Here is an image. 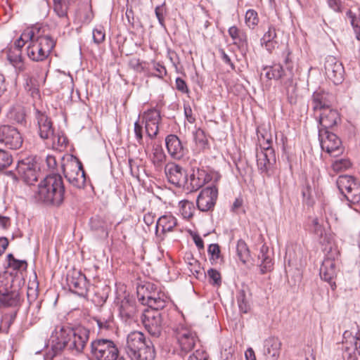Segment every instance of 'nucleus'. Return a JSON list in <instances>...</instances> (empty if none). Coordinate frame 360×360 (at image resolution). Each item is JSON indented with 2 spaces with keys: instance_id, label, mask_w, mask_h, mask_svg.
Returning a JSON list of instances; mask_svg holds the SVG:
<instances>
[{
  "instance_id": "f257e3e1",
  "label": "nucleus",
  "mask_w": 360,
  "mask_h": 360,
  "mask_svg": "<svg viewBox=\"0 0 360 360\" xmlns=\"http://www.w3.org/2000/svg\"><path fill=\"white\" fill-rule=\"evenodd\" d=\"M89 338V330L84 327L71 328L57 326L52 332L49 343L52 349L56 353L67 349L81 353Z\"/></svg>"
},
{
  "instance_id": "f03ea898",
  "label": "nucleus",
  "mask_w": 360,
  "mask_h": 360,
  "mask_svg": "<svg viewBox=\"0 0 360 360\" xmlns=\"http://www.w3.org/2000/svg\"><path fill=\"white\" fill-rule=\"evenodd\" d=\"M39 31L27 29L16 40L18 47H23L26 44L27 56L33 61H42L50 54L56 45L55 40L49 35L39 34Z\"/></svg>"
},
{
  "instance_id": "7ed1b4c3",
  "label": "nucleus",
  "mask_w": 360,
  "mask_h": 360,
  "mask_svg": "<svg viewBox=\"0 0 360 360\" xmlns=\"http://www.w3.org/2000/svg\"><path fill=\"white\" fill-rule=\"evenodd\" d=\"M65 186L59 174L46 176L39 184L34 198L46 205L59 206L64 200Z\"/></svg>"
},
{
  "instance_id": "20e7f679",
  "label": "nucleus",
  "mask_w": 360,
  "mask_h": 360,
  "mask_svg": "<svg viewBox=\"0 0 360 360\" xmlns=\"http://www.w3.org/2000/svg\"><path fill=\"white\" fill-rule=\"evenodd\" d=\"M162 309L155 307L147 308L144 309L142 315L141 320L145 328L151 336L155 338L161 335L166 325L167 314L165 311H162Z\"/></svg>"
},
{
  "instance_id": "39448f33",
  "label": "nucleus",
  "mask_w": 360,
  "mask_h": 360,
  "mask_svg": "<svg viewBox=\"0 0 360 360\" xmlns=\"http://www.w3.org/2000/svg\"><path fill=\"white\" fill-rule=\"evenodd\" d=\"M118 306L119 317L126 323L130 324L136 312L135 302L127 292V286L116 284L115 300Z\"/></svg>"
},
{
  "instance_id": "423d86ee",
  "label": "nucleus",
  "mask_w": 360,
  "mask_h": 360,
  "mask_svg": "<svg viewBox=\"0 0 360 360\" xmlns=\"http://www.w3.org/2000/svg\"><path fill=\"white\" fill-rule=\"evenodd\" d=\"M137 297L141 304L147 305L148 308L164 309L167 303L165 294L157 292L155 285L151 283L139 285Z\"/></svg>"
},
{
  "instance_id": "0eeeda50",
  "label": "nucleus",
  "mask_w": 360,
  "mask_h": 360,
  "mask_svg": "<svg viewBox=\"0 0 360 360\" xmlns=\"http://www.w3.org/2000/svg\"><path fill=\"white\" fill-rule=\"evenodd\" d=\"M291 52L289 49L286 50L285 56L283 60V65L280 63L274 64L270 67H266L265 75L269 79H286L291 81L294 76V65L290 58Z\"/></svg>"
},
{
  "instance_id": "6e6552de",
  "label": "nucleus",
  "mask_w": 360,
  "mask_h": 360,
  "mask_svg": "<svg viewBox=\"0 0 360 360\" xmlns=\"http://www.w3.org/2000/svg\"><path fill=\"white\" fill-rule=\"evenodd\" d=\"M340 192L349 202L356 204L360 201V182L352 176L341 175L336 181Z\"/></svg>"
},
{
  "instance_id": "1a4fd4ad",
  "label": "nucleus",
  "mask_w": 360,
  "mask_h": 360,
  "mask_svg": "<svg viewBox=\"0 0 360 360\" xmlns=\"http://www.w3.org/2000/svg\"><path fill=\"white\" fill-rule=\"evenodd\" d=\"M18 176L15 174L10 172L14 181H17L18 178L21 179L27 184H32L37 180V165L33 162L32 159L27 158L19 161L16 167Z\"/></svg>"
},
{
  "instance_id": "9d476101",
  "label": "nucleus",
  "mask_w": 360,
  "mask_h": 360,
  "mask_svg": "<svg viewBox=\"0 0 360 360\" xmlns=\"http://www.w3.org/2000/svg\"><path fill=\"white\" fill-rule=\"evenodd\" d=\"M23 139L19 131L8 124L0 125V143L11 150H17L22 145Z\"/></svg>"
},
{
  "instance_id": "9b49d317",
  "label": "nucleus",
  "mask_w": 360,
  "mask_h": 360,
  "mask_svg": "<svg viewBox=\"0 0 360 360\" xmlns=\"http://www.w3.org/2000/svg\"><path fill=\"white\" fill-rule=\"evenodd\" d=\"M321 148L333 156H338L343 151L342 142L336 134L329 131L319 130Z\"/></svg>"
},
{
  "instance_id": "f8f14e48",
  "label": "nucleus",
  "mask_w": 360,
  "mask_h": 360,
  "mask_svg": "<svg viewBox=\"0 0 360 360\" xmlns=\"http://www.w3.org/2000/svg\"><path fill=\"white\" fill-rule=\"evenodd\" d=\"M325 74L335 84H341L344 79V67L336 58L328 56L324 62Z\"/></svg>"
},
{
  "instance_id": "ddd939ff",
  "label": "nucleus",
  "mask_w": 360,
  "mask_h": 360,
  "mask_svg": "<svg viewBox=\"0 0 360 360\" xmlns=\"http://www.w3.org/2000/svg\"><path fill=\"white\" fill-rule=\"evenodd\" d=\"M174 334L181 351L185 352L191 351L198 340L196 333L186 327H177Z\"/></svg>"
},
{
  "instance_id": "4468645a",
  "label": "nucleus",
  "mask_w": 360,
  "mask_h": 360,
  "mask_svg": "<svg viewBox=\"0 0 360 360\" xmlns=\"http://www.w3.org/2000/svg\"><path fill=\"white\" fill-rule=\"evenodd\" d=\"M218 197V190L215 186H207L199 193L196 203L199 210L208 212L212 210L215 206Z\"/></svg>"
},
{
  "instance_id": "2eb2a0df",
  "label": "nucleus",
  "mask_w": 360,
  "mask_h": 360,
  "mask_svg": "<svg viewBox=\"0 0 360 360\" xmlns=\"http://www.w3.org/2000/svg\"><path fill=\"white\" fill-rule=\"evenodd\" d=\"M165 172L168 181L179 187L188 184V174L179 165L169 163L165 167Z\"/></svg>"
},
{
  "instance_id": "dca6fc26",
  "label": "nucleus",
  "mask_w": 360,
  "mask_h": 360,
  "mask_svg": "<svg viewBox=\"0 0 360 360\" xmlns=\"http://www.w3.org/2000/svg\"><path fill=\"white\" fill-rule=\"evenodd\" d=\"M70 290L79 296H84L87 291V281L84 274L73 271L67 276Z\"/></svg>"
},
{
  "instance_id": "f3484780",
  "label": "nucleus",
  "mask_w": 360,
  "mask_h": 360,
  "mask_svg": "<svg viewBox=\"0 0 360 360\" xmlns=\"http://www.w3.org/2000/svg\"><path fill=\"white\" fill-rule=\"evenodd\" d=\"M91 351L98 360H112V342L100 339L91 342Z\"/></svg>"
},
{
  "instance_id": "a211bd4d",
  "label": "nucleus",
  "mask_w": 360,
  "mask_h": 360,
  "mask_svg": "<svg viewBox=\"0 0 360 360\" xmlns=\"http://www.w3.org/2000/svg\"><path fill=\"white\" fill-rule=\"evenodd\" d=\"M276 163V155L273 148L264 147V150L257 152V165L262 174L269 175V171Z\"/></svg>"
},
{
  "instance_id": "6ab92c4d",
  "label": "nucleus",
  "mask_w": 360,
  "mask_h": 360,
  "mask_svg": "<svg viewBox=\"0 0 360 360\" xmlns=\"http://www.w3.org/2000/svg\"><path fill=\"white\" fill-rule=\"evenodd\" d=\"M35 119L40 138L44 140L51 139L54 134V129L51 119L45 112L39 110L35 111Z\"/></svg>"
},
{
  "instance_id": "aec40b11",
  "label": "nucleus",
  "mask_w": 360,
  "mask_h": 360,
  "mask_svg": "<svg viewBox=\"0 0 360 360\" xmlns=\"http://www.w3.org/2000/svg\"><path fill=\"white\" fill-rule=\"evenodd\" d=\"M210 180L211 177L205 170L199 167L193 168L188 179L190 190L191 191H197Z\"/></svg>"
},
{
  "instance_id": "412c9836",
  "label": "nucleus",
  "mask_w": 360,
  "mask_h": 360,
  "mask_svg": "<svg viewBox=\"0 0 360 360\" xmlns=\"http://www.w3.org/2000/svg\"><path fill=\"white\" fill-rule=\"evenodd\" d=\"M22 47H18L16 45L15 41L13 46L9 49L7 53V59L15 68L17 75L20 72H24L26 69L24 60L22 56Z\"/></svg>"
},
{
  "instance_id": "4be33fe9",
  "label": "nucleus",
  "mask_w": 360,
  "mask_h": 360,
  "mask_svg": "<svg viewBox=\"0 0 360 360\" xmlns=\"http://www.w3.org/2000/svg\"><path fill=\"white\" fill-rule=\"evenodd\" d=\"M165 144L169 155L175 159H181L185 154V148L176 135L169 134L165 139Z\"/></svg>"
},
{
  "instance_id": "5701e85b",
  "label": "nucleus",
  "mask_w": 360,
  "mask_h": 360,
  "mask_svg": "<svg viewBox=\"0 0 360 360\" xmlns=\"http://www.w3.org/2000/svg\"><path fill=\"white\" fill-rule=\"evenodd\" d=\"M321 112L319 120L320 128L319 130L329 131L328 129L336 125L338 121L340 119L338 112L330 108Z\"/></svg>"
},
{
  "instance_id": "b1692460",
  "label": "nucleus",
  "mask_w": 360,
  "mask_h": 360,
  "mask_svg": "<svg viewBox=\"0 0 360 360\" xmlns=\"http://www.w3.org/2000/svg\"><path fill=\"white\" fill-rule=\"evenodd\" d=\"M333 96L323 90H317L312 95L313 110L323 111L331 106Z\"/></svg>"
},
{
  "instance_id": "393cba45",
  "label": "nucleus",
  "mask_w": 360,
  "mask_h": 360,
  "mask_svg": "<svg viewBox=\"0 0 360 360\" xmlns=\"http://www.w3.org/2000/svg\"><path fill=\"white\" fill-rule=\"evenodd\" d=\"M281 340L274 337L266 339L264 342V355L265 360H278L281 348Z\"/></svg>"
},
{
  "instance_id": "a878e982",
  "label": "nucleus",
  "mask_w": 360,
  "mask_h": 360,
  "mask_svg": "<svg viewBox=\"0 0 360 360\" xmlns=\"http://www.w3.org/2000/svg\"><path fill=\"white\" fill-rule=\"evenodd\" d=\"M150 340L147 339L145 335L139 331L131 332L127 338V353L136 352V350L141 346L143 347Z\"/></svg>"
},
{
  "instance_id": "bb28decb",
  "label": "nucleus",
  "mask_w": 360,
  "mask_h": 360,
  "mask_svg": "<svg viewBox=\"0 0 360 360\" xmlns=\"http://www.w3.org/2000/svg\"><path fill=\"white\" fill-rule=\"evenodd\" d=\"M150 340L147 339L145 335L139 331L131 332L127 338V353L136 352V350L141 346L143 347Z\"/></svg>"
},
{
  "instance_id": "cd10ccee",
  "label": "nucleus",
  "mask_w": 360,
  "mask_h": 360,
  "mask_svg": "<svg viewBox=\"0 0 360 360\" xmlns=\"http://www.w3.org/2000/svg\"><path fill=\"white\" fill-rule=\"evenodd\" d=\"M147 343L139 347L136 352L129 353V356L134 360H153L155 356L153 345L151 341H147Z\"/></svg>"
},
{
  "instance_id": "c85d7f7f",
  "label": "nucleus",
  "mask_w": 360,
  "mask_h": 360,
  "mask_svg": "<svg viewBox=\"0 0 360 360\" xmlns=\"http://www.w3.org/2000/svg\"><path fill=\"white\" fill-rule=\"evenodd\" d=\"M176 225L177 220L174 216L172 214L162 215L156 223L155 234L158 236L160 229L163 234L172 232Z\"/></svg>"
},
{
  "instance_id": "c756f323",
  "label": "nucleus",
  "mask_w": 360,
  "mask_h": 360,
  "mask_svg": "<svg viewBox=\"0 0 360 360\" xmlns=\"http://www.w3.org/2000/svg\"><path fill=\"white\" fill-rule=\"evenodd\" d=\"M320 276L323 280L329 283L336 276V267L334 259L327 257L323 261L320 268Z\"/></svg>"
},
{
  "instance_id": "7c9ffc66",
  "label": "nucleus",
  "mask_w": 360,
  "mask_h": 360,
  "mask_svg": "<svg viewBox=\"0 0 360 360\" xmlns=\"http://www.w3.org/2000/svg\"><path fill=\"white\" fill-rule=\"evenodd\" d=\"M268 253L269 248L263 245L258 255V260H260L259 267L261 274L271 271L273 269L274 262Z\"/></svg>"
},
{
  "instance_id": "2f4dec72",
  "label": "nucleus",
  "mask_w": 360,
  "mask_h": 360,
  "mask_svg": "<svg viewBox=\"0 0 360 360\" xmlns=\"http://www.w3.org/2000/svg\"><path fill=\"white\" fill-rule=\"evenodd\" d=\"M63 174L66 177L72 176L76 172L84 171L81 162L75 157L68 158L62 165Z\"/></svg>"
},
{
  "instance_id": "473e14b6",
  "label": "nucleus",
  "mask_w": 360,
  "mask_h": 360,
  "mask_svg": "<svg viewBox=\"0 0 360 360\" xmlns=\"http://www.w3.org/2000/svg\"><path fill=\"white\" fill-rule=\"evenodd\" d=\"M261 44L264 45L266 50L271 52L276 47L278 46V41L274 27H269L261 39Z\"/></svg>"
},
{
  "instance_id": "72a5a7b5",
  "label": "nucleus",
  "mask_w": 360,
  "mask_h": 360,
  "mask_svg": "<svg viewBox=\"0 0 360 360\" xmlns=\"http://www.w3.org/2000/svg\"><path fill=\"white\" fill-rule=\"evenodd\" d=\"M150 160L158 170L162 169V165L166 160V155L160 146H153Z\"/></svg>"
},
{
  "instance_id": "f704fd0d",
  "label": "nucleus",
  "mask_w": 360,
  "mask_h": 360,
  "mask_svg": "<svg viewBox=\"0 0 360 360\" xmlns=\"http://www.w3.org/2000/svg\"><path fill=\"white\" fill-rule=\"evenodd\" d=\"M237 255L239 259L245 264L250 257V252L246 243L242 240H238L236 245Z\"/></svg>"
},
{
  "instance_id": "c9c22d12",
  "label": "nucleus",
  "mask_w": 360,
  "mask_h": 360,
  "mask_svg": "<svg viewBox=\"0 0 360 360\" xmlns=\"http://www.w3.org/2000/svg\"><path fill=\"white\" fill-rule=\"evenodd\" d=\"M229 34L236 45L241 46L246 41V34L239 30L236 26H232L229 29Z\"/></svg>"
},
{
  "instance_id": "e433bc0d",
  "label": "nucleus",
  "mask_w": 360,
  "mask_h": 360,
  "mask_svg": "<svg viewBox=\"0 0 360 360\" xmlns=\"http://www.w3.org/2000/svg\"><path fill=\"white\" fill-rule=\"evenodd\" d=\"M66 179L70 184L76 188H81L85 185L86 176L84 171L76 172L71 176L66 177Z\"/></svg>"
},
{
  "instance_id": "4c0bfd02",
  "label": "nucleus",
  "mask_w": 360,
  "mask_h": 360,
  "mask_svg": "<svg viewBox=\"0 0 360 360\" xmlns=\"http://www.w3.org/2000/svg\"><path fill=\"white\" fill-rule=\"evenodd\" d=\"M92 230L97 231V236L101 238H106L108 236V231L105 228L104 222H100L97 219H91L90 221Z\"/></svg>"
},
{
  "instance_id": "58836bf2",
  "label": "nucleus",
  "mask_w": 360,
  "mask_h": 360,
  "mask_svg": "<svg viewBox=\"0 0 360 360\" xmlns=\"http://www.w3.org/2000/svg\"><path fill=\"white\" fill-rule=\"evenodd\" d=\"M180 205L181 214L184 218H191L193 216L195 212L194 204L188 200H183L180 202Z\"/></svg>"
},
{
  "instance_id": "ea45409f",
  "label": "nucleus",
  "mask_w": 360,
  "mask_h": 360,
  "mask_svg": "<svg viewBox=\"0 0 360 360\" xmlns=\"http://www.w3.org/2000/svg\"><path fill=\"white\" fill-rule=\"evenodd\" d=\"M8 266L14 270L25 271L27 267V263L25 260H19L15 259L12 254L8 255Z\"/></svg>"
},
{
  "instance_id": "a19ab883",
  "label": "nucleus",
  "mask_w": 360,
  "mask_h": 360,
  "mask_svg": "<svg viewBox=\"0 0 360 360\" xmlns=\"http://www.w3.org/2000/svg\"><path fill=\"white\" fill-rule=\"evenodd\" d=\"M185 259L188 265L189 272L194 276L198 274L200 271L198 261L194 259L191 254H187Z\"/></svg>"
},
{
  "instance_id": "79ce46f5",
  "label": "nucleus",
  "mask_w": 360,
  "mask_h": 360,
  "mask_svg": "<svg viewBox=\"0 0 360 360\" xmlns=\"http://www.w3.org/2000/svg\"><path fill=\"white\" fill-rule=\"evenodd\" d=\"M237 302L240 312L246 314L250 309V306L247 300L244 290L240 291L237 295Z\"/></svg>"
},
{
  "instance_id": "37998d69",
  "label": "nucleus",
  "mask_w": 360,
  "mask_h": 360,
  "mask_svg": "<svg viewBox=\"0 0 360 360\" xmlns=\"http://www.w3.org/2000/svg\"><path fill=\"white\" fill-rule=\"evenodd\" d=\"M145 122H160V112L156 109H150L143 115Z\"/></svg>"
},
{
  "instance_id": "c03bdc74",
  "label": "nucleus",
  "mask_w": 360,
  "mask_h": 360,
  "mask_svg": "<svg viewBox=\"0 0 360 360\" xmlns=\"http://www.w3.org/2000/svg\"><path fill=\"white\" fill-rule=\"evenodd\" d=\"M15 318V314H5L3 316L0 324V330L8 333V329Z\"/></svg>"
},
{
  "instance_id": "a18cd8bd",
  "label": "nucleus",
  "mask_w": 360,
  "mask_h": 360,
  "mask_svg": "<svg viewBox=\"0 0 360 360\" xmlns=\"http://www.w3.org/2000/svg\"><path fill=\"white\" fill-rule=\"evenodd\" d=\"M54 11L59 17H64L67 14L68 6L63 0H54Z\"/></svg>"
},
{
  "instance_id": "49530a36",
  "label": "nucleus",
  "mask_w": 360,
  "mask_h": 360,
  "mask_svg": "<svg viewBox=\"0 0 360 360\" xmlns=\"http://www.w3.org/2000/svg\"><path fill=\"white\" fill-rule=\"evenodd\" d=\"M245 22L249 27H254L258 23L257 13L252 9H249L245 13Z\"/></svg>"
},
{
  "instance_id": "de8ad7c7",
  "label": "nucleus",
  "mask_w": 360,
  "mask_h": 360,
  "mask_svg": "<svg viewBox=\"0 0 360 360\" xmlns=\"http://www.w3.org/2000/svg\"><path fill=\"white\" fill-rule=\"evenodd\" d=\"M12 156L8 152L0 149V170L9 166L12 163Z\"/></svg>"
},
{
  "instance_id": "09e8293b",
  "label": "nucleus",
  "mask_w": 360,
  "mask_h": 360,
  "mask_svg": "<svg viewBox=\"0 0 360 360\" xmlns=\"http://www.w3.org/2000/svg\"><path fill=\"white\" fill-rule=\"evenodd\" d=\"M207 276L209 282L213 285L219 286L221 283V278L219 272L214 269H210L207 271Z\"/></svg>"
},
{
  "instance_id": "8fccbe9b",
  "label": "nucleus",
  "mask_w": 360,
  "mask_h": 360,
  "mask_svg": "<svg viewBox=\"0 0 360 360\" xmlns=\"http://www.w3.org/2000/svg\"><path fill=\"white\" fill-rule=\"evenodd\" d=\"M195 143L201 148H205L208 146V140L205 136L204 131L198 129L194 134Z\"/></svg>"
},
{
  "instance_id": "3c124183",
  "label": "nucleus",
  "mask_w": 360,
  "mask_h": 360,
  "mask_svg": "<svg viewBox=\"0 0 360 360\" xmlns=\"http://www.w3.org/2000/svg\"><path fill=\"white\" fill-rule=\"evenodd\" d=\"M160 122H145V131L148 137L155 138L158 133Z\"/></svg>"
},
{
  "instance_id": "603ef678",
  "label": "nucleus",
  "mask_w": 360,
  "mask_h": 360,
  "mask_svg": "<svg viewBox=\"0 0 360 360\" xmlns=\"http://www.w3.org/2000/svg\"><path fill=\"white\" fill-rule=\"evenodd\" d=\"M351 163L349 160L340 159L335 161L332 165V169L335 172H340L350 167Z\"/></svg>"
},
{
  "instance_id": "864d4df0",
  "label": "nucleus",
  "mask_w": 360,
  "mask_h": 360,
  "mask_svg": "<svg viewBox=\"0 0 360 360\" xmlns=\"http://www.w3.org/2000/svg\"><path fill=\"white\" fill-rule=\"evenodd\" d=\"M143 126L139 122V121H136L134 123V134L136 139L139 144L143 143Z\"/></svg>"
},
{
  "instance_id": "5fc2aeb1",
  "label": "nucleus",
  "mask_w": 360,
  "mask_h": 360,
  "mask_svg": "<svg viewBox=\"0 0 360 360\" xmlns=\"http://www.w3.org/2000/svg\"><path fill=\"white\" fill-rule=\"evenodd\" d=\"M53 141V146L56 147H65L68 143V139L65 136L57 135L51 138Z\"/></svg>"
},
{
  "instance_id": "6e6d98bb",
  "label": "nucleus",
  "mask_w": 360,
  "mask_h": 360,
  "mask_svg": "<svg viewBox=\"0 0 360 360\" xmlns=\"http://www.w3.org/2000/svg\"><path fill=\"white\" fill-rule=\"evenodd\" d=\"M165 4L164 3L162 5L157 6L155 9V15H156L160 24L162 26H164V22H165V17H164V14L165 12Z\"/></svg>"
},
{
  "instance_id": "4d7b16f0",
  "label": "nucleus",
  "mask_w": 360,
  "mask_h": 360,
  "mask_svg": "<svg viewBox=\"0 0 360 360\" xmlns=\"http://www.w3.org/2000/svg\"><path fill=\"white\" fill-rule=\"evenodd\" d=\"M188 360H209V355L202 350H196L190 355Z\"/></svg>"
},
{
  "instance_id": "13d9d810",
  "label": "nucleus",
  "mask_w": 360,
  "mask_h": 360,
  "mask_svg": "<svg viewBox=\"0 0 360 360\" xmlns=\"http://www.w3.org/2000/svg\"><path fill=\"white\" fill-rule=\"evenodd\" d=\"M208 253L211 255V259H218L220 255V248L217 243L210 244L207 250Z\"/></svg>"
},
{
  "instance_id": "bf43d9fd",
  "label": "nucleus",
  "mask_w": 360,
  "mask_h": 360,
  "mask_svg": "<svg viewBox=\"0 0 360 360\" xmlns=\"http://www.w3.org/2000/svg\"><path fill=\"white\" fill-rule=\"evenodd\" d=\"M93 39L96 44H99L104 40L105 33L102 27L96 28L94 30Z\"/></svg>"
},
{
  "instance_id": "052dcab7",
  "label": "nucleus",
  "mask_w": 360,
  "mask_h": 360,
  "mask_svg": "<svg viewBox=\"0 0 360 360\" xmlns=\"http://www.w3.org/2000/svg\"><path fill=\"white\" fill-rule=\"evenodd\" d=\"M13 119L18 123H22L25 121V114L22 108H19L16 111L11 112Z\"/></svg>"
},
{
  "instance_id": "680f3d73",
  "label": "nucleus",
  "mask_w": 360,
  "mask_h": 360,
  "mask_svg": "<svg viewBox=\"0 0 360 360\" xmlns=\"http://www.w3.org/2000/svg\"><path fill=\"white\" fill-rule=\"evenodd\" d=\"M176 88L182 93H188L189 91L186 82L180 77L176 79Z\"/></svg>"
},
{
  "instance_id": "e2e57ef3",
  "label": "nucleus",
  "mask_w": 360,
  "mask_h": 360,
  "mask_svg": "<svg viewBox=\"0 0 360 360\" xmlns=\"http://www.w3.org/2000/svg\"><path fill=\"white\" fill-rule=\"evenodd\" d=\"M219 53H220V55H221V58L222 60H223L225 63H226V64H228L229 65H230V67L231 68V69H232V70H235V68H236L235 65L232 63V61H231V60L230 57H229V56L226 53V52L224 51V49H220L219 50Z\"/></svg>"
},
{
  "instance_id": "0e129e2a",
  "label": "nucleus",
  "mask_w": 360,
  "mask_h": 360,
  "mask_svg": "<svg viewBox=\"0 0 360 360\" xmlns=\"http://www.w3.org/2000/svg\"><path fill=\"white\" fill-rule=\"evenodd\" d=\"M328 6L335 12H341L340 0H327Z\"/></svg>"
},
{
  "instance_id": "69168bd1",
  "label": "nucleus",
  "mask_w": 360,
  "mask_h": 360,
  "mask_svg": "<svg viewBox=\"0 0 360 360\" xmlns=\"http://www.w3.org/2000/svg\"><path fill=\"white\" fill-rule=\"evenodd\" d=\"M46 162L50 169H54L57 165L56 158L51 155L46 156Z\"/></svg>"
},
{
  "instance_id": "338daca9",
  "label": "nucleus",
  "mask_w": 360,
  "mask_h": 360,
  "mask_svg": "<svg viewBox=\"0 0 360 360\" xmlns=\"http://www.w3.org/2000/svg\"><path fill=\"white\" fill-rule=\"evenodd\" d=\"M155 219V215L152 212L146 213L143 217V221L147 226H150L153 224Z\"/></svg>"
},
{
  "instance_id": "774afa93",
  "label": "nucleus",
  "mask_w": 360,
  "mask_h": 360,
  "mask_svg": "<svg viewBox=\"0 0 360 360\" xmlns=\"http://www.w3.org/2000/svg\"><path fill=\"white\" fill-rule=\"evenodd\" d=\"M314 226V232L317 236L322 237L323 233V227L319 224L318 219H315L313 221Z\"/></svg>"
}]
</instances>
